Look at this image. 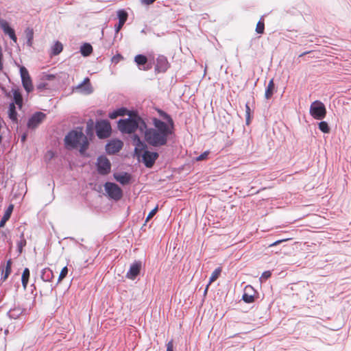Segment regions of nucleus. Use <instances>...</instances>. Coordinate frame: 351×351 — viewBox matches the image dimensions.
Listing matches in <instances>:
<instances>
[{"label":"nucleus","mask_w":351,"mask_h":351,"mask_svg":"<svg viewBox=\"0 0 351 351\" xmlns=\"http://www.w3.org/2000/svg\"><path fill=\"white\" fill-rule=\"evenodd\" d=\"M153 128L144 131L146 142L154 147H161L167 144L169 136L173 132V128L167 125L165 122L157 119H152Z\"/></svg>","instance_id":"obj_1"},{"label":"nucleus","mask_w":351,"mask_h":351,"mask_svg":"<svg viewBox=\"0 0 351 351\" xmlns=\"http://www.w3.org/2000/svg\"><path fill=\"white\" fill-rule=\"evenodd\" d=\"M64 144L66 149H71L80 147V152L82 154L88 148V141L87 137L83 134L82 130H77L69 132L64 138Z\"/></svg>","instance_id":"obj_2"},{"label":"nucleus","mask_w":351,"mask_h":351,"mask_svg":"<svg viewBox=\"0 0 351 351\" xmlns=\"http://www.w3.org/2000/svg\"><path fill=\"white\" fill-rule=\"evenodd\" d=\"M146 128L147 125L145 121L137 116H130L118 121V128L122 133L132 134L137 130L141 133H143Z\"/></svg>","instance_id":"obj_3"},{"label":"nucleus","mask_w":351,"mask_h":351,"mask_svg":"<svg viewBox=\"0 0 351 351\" xmlns=\"http://www.w3.org/2000/svg\"><path fill=\"white\" fill-rule=\"evenodd\" d=\"M309 112L315 119L322 120L326 115V109L322 101L316 100L311 104Z\"/></svg>","instance_id":"obj_4"},{"label":"nucleus","mask_w":351,"mask_h":351,"mask_svg":"<svg viewBox=\"0 0 351 351\" xmlns=\"http://www.w3.org/2000/svg\"><path fill=\"white\" fill-rule=\"evenodd\" d=\"M104 189L108 196L112 199L118 201L123 197L121 189L115 183L110 182H106Z\"/></svg>","instance_id":"obj_5"},{"label":"nucleus","mask_w":351,"mask_h":351,"mask_svg":"<svg viewBox=\"0 0 351 351\" xmlns=\"http://www.w3.org/2000/svg\"><path fill=\"white\" fill-rule=\"evenodd\" d=\"M96 133L99 138H106L111 133V126L108 121L101 120L97 121L95 125Z\"/></svg>","instance_id":"obj_6"},{"label":"nucleus","mask_w":351,"mask_h":351,"mask_svg":"<svg viewBox=\"0 0 351 351\" xmlns=\"http://www.w3.org/2000/svg\"><path fill=\"white\" fill-rule=\"evenodd\" d=\"M20 74L21 77L23 86L27 93H30L33 90V85L28 71L24 66L21 67Z\"/></svg>","instance_id":"obj_7"},{"label":"nucleus","mask_w":351,"mask_h":351,"mask_svg":"<svg viewBox=\"0 0 351 351\" xmlns=\"http://www.w3.org/2000/svg\"><path fill=\"white\" fill-rule=\"evenodd\" d=\"M97 166L98 172L102 175L108 174L111 168L109 160L106 156H101L97 158Z\"/></svg>","instance_id":"obj_8"},{"label":"nucleus","mask_w":351,"mask_h":351,"mask_svg":"<svg viewBox=\"0 0 351 351\" xmlns=\"http://www.w3.org/2000/svg\"><path fill=\"white\" fill-rule=\"evenodd\" d=\"M158 157V154L157 152H149L148 150L144 152V153L141 156L145 165L148 168L153 166Z\"/></svg>","instance_id":"obj_9"},{"label":"nucleus","mask_w":351,"mask_h":351,"mask_svg":"<svg viewBox=\"0 0 351 351\" xmlns=\"http://www.w3.org/2000/svg\"><path fill=\"white\" fill-rule=\"evenodd\" d=\"M74 90L83 94L89 95L93 92V88L90 83L88 77H86L82 83L76 86Z\"/></svg>","instance_id":"obj_10"},{"label":"nucleus","mask_w":351,"mask_h":351,"mask_svg":"<svg viewBox=\"0 0 351 351\" xmlns=\"http://www.w3.org/2000/svg\"><path fill=\"white\" fill-rule=\"evenodd\" d=\"M45 114L38 112L34 114L28 120L27 127L30 129L36 128L39 124H40L45 119Z\"/></svg>","instance_id":"obj_11"},{"label":"nucleus","mask_w":351,"mask_h":351,"mask_svg":"<svg viewBox=\"0 0 351 351\" xmlns=\"http://www.w3.org/2000/svg\"><path fill=\"white\" fill-rule=\"evenodd\" d=\"M133 145H134V154L138 158L146 152V145L143 143L137 135L133 136Z\"/></svg>","instance_id":"obj_12"},{"label":"nucleus","mask_w":351,"mask_h":351,"mask_svg":"<svg viewBox=\"0 0 351 351\" xmlns=\"http://www.w3.org/2000/svg\"><path fill=\"white\" fill-rule=\"evenodd\" d=\"M123 145L121 140L113 139L110 141L106 145V150L109 154H114L119 152Z\"/></svg>","instance_id":"obj_13"},{"label":"nucleus","mask_w":351,"mask_h":351,"mask_svg":"<svg viewBox=\"0 0 351 351\" xmlns=\"http://www.w3.org/2000/svg\"><path fill=\"white\" fill-rule=\"evenodd\" d=\"M141 269V263L140 261H135L133 263L126 274V277L130 280H134L135 278L139 274Z\"/></svg>","instance_id":"obj_14"},{"label":"nucleus","mask_w":351,"mask_h":351,"mask_svg":"<svg viewBox=\"0 0 351 351\" xmlns=\"http://www.w3.org/2000/svg\"><path fill=\"white\" fill-rule=\"evenodd\" d=\"M169 67L167 58L164 56H159L156 59V71L158 72H165Z\"/></svg>","instance_id":"obj_15"},{"label":"nucleus","mask_w":351,"mask_h":351,"mask_svg":"<svg viewBox=\"0 0 351 351\" xmlns=\"http://www.w3.org/2000/svg\"><path fill=\"white\" fill-rule=\"evenodd\" d=\"M0 27L3 29L5 34H8L9 37L14 42L16 43L17 38L15 35L14 30L10 27L8 23L5 21H0Z\"/></svg>","instance_id":"obj_16"},{"label":"nucleus","mask_w":351,"mask_h":351,"mask_svg":"<svg viewBox=\"0 0 351 351\" xmlns=\"http://www.w3.org/2000/svg\"><path fill=\"white\" fill-rule=\"evenodd\" d=\"M114 178L120 184L125 185L130 183L131 176L128 173H114Z\"/></svg>","instance_id":"obj_17"},{"label":"nucleus","mask_w":351,"mask_h":351,"mask_svg":"<svg viewBox=\"0 0 351 351\" xmlns=\"http://www.w3.org/2000/svg\"><path fill=\"white\" fill-rule=\"evenodd\" d=\"M134 62L136 63L140 69L147 71L151 68L149 66H145L147 62V58L144 55L138 54L134 58Z\"/></svg>","instance_id":"obj_18"},{"label":"nucleus","mask_w":351,"mask_h":351,"mask_svg":"<svg viewBox=\"0 0 351 351\" xmlns=\"http://www.w3.org/2000/svg\"><path fill=\"white\" fill-rule=\"evenodd\" d=\"M14 206L10 204L4 213V215L0 221V228L4 227L5 223L10 218L11 214L13 211Z\"/></svg>","instance_id":"obj_19"},{"label":"nucleus","mask_w":351,"mask_h":351,"mask_svg":"<svg viewBox=\"0 0 351 351\" xmlns=\"http://www.w3.org/2000/svg\"><path fill=\"white\" fill-rule=\"evenodd\" d=\"M23 309L20 306H14L11 308L7 313L10 319H17L23 313Z\"/></svg>","instance_id":"obj_20"},{"label":"nucleus","mask_w":351,"mask_h":351,"mask_svg":"<svg viewBox=\"0 0 351 351\" xmlns=\"http://www.w3.org/2000/svg\"><path fill=\"white\" fill-rule=\"evenodd\" d=\"M13 93V100L12 103H14V105H17L19 108L21 109L23 106V97L19 90H12Z\"/></svg>","instance_id":"obj_21"},{"label":"nucleus","mask_w":351,"mask_h":351,"mask_svg":"<svg viewBox=\"0 0 351 351\" xmlns=\"http://www.w3.org/2000/svg\"><path fill=\"white\" fill-rule=\"evenodd\" d=\"M53 278V271L48 267L41 271V278L45 282H51Z\"/></svg>","instance_id":"obj_22"},{"label":"nucleus","mask_w":351,"mask_h":351,"mask_svg":"<svg viewBox=\"0 0 351 351\" xmlns=\"http://www.w3.org/2000/svg\"><path fill=\"white\" fill-rule=\"evenodd\" d=\"M17 112L16 111V107L14 103H10L9 105L8 109V117L12 120V121L17 123Z\"/></svg>","instance_id":"obj_23"},{"label":"nucleus","mask_w":351,"mask_h":351,"mask_svg":"<svg viewBox=\"0 0 351 351\" xmlns=\"http://www.w3.org/2000/svg\"><path fill=\"white\" fill-rule=\"evenodd\" d=\"M274 88H275V86H274V79H271L269 82L268 85L265 89V97L267 99H269L272 97V95L274 93Z\"/></svg>","instance_id":"obj_24"},{"label":"nucleus","mask_w":351,"mask_h":351,"mask_svg":"<svg viewBox=\"0 0 351 351\" xmlns=\"http://www.w3.org/2000/svg\"><path fill=\"white\" fill-rule=\"evenodd\" d=\"M221 272V268H220V267H218V268L215 269L213 271V273H212V274H211V276H210V279H209V282H208V284L207 285V286H206V289H205L204 293H206L207 292V291H208V288L209 285H210L212 282H213L214 281H215V280L219 278V275H220Z\"/></svg>","instance_id":"obj_25"},{"label":"nucleus","mask_w":351,"mask_h":351,"mask_svg":"<svg viewBox=\"0 0 351 351\" xmlns=\"http://www.w3.org/2000/svg\"><path fill=\"white\" fill-rule=\"evenodd\" d=\"M93 51V47L89 43H84L80 47V52L82 56H88Z\"/></svg>","instance_id":"obj_26"},{"label":"nucleus","mask_w":351,"mask_h":351,"mask_svg":"<svg viewBox=\"0 0 351 351\" xmlns=\"http://www.w3.org/2000/svg\"><path fill=\"white\" fill-rule=\"evenodd\" d=\"M158 113L160 115V117H162L166 121L165 123L167 125L171 126L174 128V123H173L172 118L170 117V115H169L167 113H166L165 112L160 110H158Z\"/></svg>","instance_id":"obj_27"},{"label":"nucleus","mask_w":351,"mask_h":351,"mask_svg":"<svg viewBox=\"0 0 351 351\" xmlns=\"http://www.w3.org/2000/svg\"><path fill=\"white\" fill-rule=\"evenodd\" d=\"M29 275H30V273H29V269L25 268L23 270L22 277H21V282H22V285H23L24 289H26V288H27L28 281H29Z\"/></svg>","instance_id":"obj_28"},{"label":"nucleus","mask_w":351,"mask_h":351,"mask_svg":"<svg viewBox=\"0 0 351 351\" xmlns=\"http://www.w3.org/2000/svg\"><path fill=\"white\" fill-rule=\"evenodd\" d=\"M25 34L27 38V45L30 47L32 45V40L34 38V30L32 28L27 27L25 30Z\"/></svg>","instance_id":"obj_29"},{"label":"nucleus","mask_w":351,"mask_h":351,"mask_svg":"<svg viewBox=\"0 0 351 351\" xmlns=\"http://www.w3.org/2000/svg\"><path fill=\"white\" fill-rule=\"evenodd\" d=\"M63 46L61 43L56 41L51 47V53L54 56L58 55L62 52Z\"/></svg>","instance_id":"obj_30"},{"label":"nucleus","mask_w":351,"mask_h":351,"mask_svg":"<svg viewBox=\"0 0 351 351\" xmlns=\"http://www.w3.org/2000/svg\"><path fill=\"white\" fill-rule=\"evenodd\" d=\"M117 16L121 25H124L128 19V13L125 10H120L117 12Z\"/></svg>","instance_id":"obj_31"},{"label":"nucleus","mask_w":351,"mask_h":351,"mask_svg":"<svg viewBox=\"0 0 351 351\" xmlns=\"http://www.w3.org/2000/svg\"><path fill=\"white\" fill-rule=\"evenodd\" d=\"M319 129L324 133H329L330 128L326 121L319 123Z\"/></svg>","instance_id":"obj_32"},{"label":"nucleus","mask_w":351,"mask_h":351,"mask_svg":"<svg viewBox=\"0 0 351 351\" xmlns=\"http://www.w3.org/2000/svg\"><path fill=\"white\" fill-rule=\"evenodd\" d=\"M50 84L41 80V81L37 84V89L38 90H44V89H49L50 88Z\"/></svg>","instance_id":"obj_33"},{"label":"nucleus","mask_w":351,"mask_h":351,"mask_svg":"<svg viewBox=\"0 0 351 351\" xmlns=\"http://www.w3.org/2000/svg\"><path fill=\"white\" fill-rule=\"evenodd\" d=\"M265 29V24L263 21H259L256 24V32L258 34H263Z\"/></svg>","instance_id":"obj_34"},{"label":"nucleus","mask_w":351,"mask_h":351,"mask_svg":"<svg viewBox=\"0 0 351 351\" xmlns=\"http://www.w3.org/2000/svg\"><path fill=\"white\" fill-rule=\"evenodd\" d=\"M68 274V269H67V267H64L61 271H60V274L59 275V277H58V282H60L61 280H62Z\"/></svg>","instance_id":"obj_35"},{"label":"nucleus","mask_w":351,"mask_h":351,"mask_svg":"<svg viewBox=\"0 0 351 351\" xmlns=\"http://www.w3.org/2000/svg\"><path fill=\"white\" fill-rule=\"evenodd\" d=\"M56 75L53 74H44L42 77V80L45 81L47 82L53 81L56 80Z\"/></svg>","instance_id":"obj_36"},{"label":"nucleus","mask_w":351,"mask_h":351,"mask_svg":"<svg viewBox=\"0 0 351 351\" xmlns=\"http://www.w3.org/2000/svg\"><path fill=\"white\" fill-rule=\"evenodd\" d=\"M242 298L247 303H251L254 301V296L246 293L243 295Z\"/></svg>","instance_id":"obj_37"},{"label":"nucleus","mask_w":351,"mask_h":351,"mask_svg":"<svg viewBox=\"0 0 351 351\" xmlns=\"http://www.w3.org/2000/svg\"><path fill=\"white\" fill-rule=\"evenodd\" d=\"M26 245V241L23 238L17 243V247L19 253L22 252L23 247Z\"/></svg>","instance_id":"obj_38"},{"label":"nucleus","mask_w":351,"mask_h":351,"mask_svg":"<svg viewBox=\"0 0 351 351\" xmlns=\"http://www.w3.org/2000/svg\"><path fill=\"white\" fill-rule=\"evenodd\" d=\"M245 116H246V123L249 124L250 119V108L247 104L245 105Z\"/></svg>","instance_id":"obj_39"},{"label":"nucleus","mask_w":351,"mask_h":351,"mask_svg":"<svg viewBox=\"0 0 351 351\" xmlns=\"http://www.w3.org/2000/svg\"><path fill=\"white\" fill-rule=\"evenodd\" d=\"M157 210H158V206H156L153 210H152L149 212V213L148 214V215L147 216L146 221H148L150 219H152L155 215Z\"/></svg>","instance_id":"obj_40"},{"label":"nucleus","mask_w":351,"mask_h":351,"mask_svg":"<svg viewBox=\"0 0 351 351\" xmlns=\"http://www.w3.org/2000/svg\"><path fill=\"white\" fill-rule=\"evenodd\" d=\"M119 116H124L128 113V110L125 108H121L117 110Z\"/></svg>","instance_id":"obj_41"},{"label":"nucleus","mask_w":351,"mask_h":351,"mask_svg":"<svg viewBox=\"0 0 351 351\" xmlns=\"http://www.w3.org/2000/svg\"><path fill=\"white\" fill-rule=\"evenodd\" d=\"M54 156V154L52 151H48L45 156V160H51Z\"/></svg>","instance_id":"obj_42"},{"label":"nucleus","mask_w":351,"mask_h":351,"mask_svg":"<svg viewBox=\"0 0 351 351\" xmlns=\"http://www.w3.org/2000/svg\"><path fill=\"white\" fill-rule=\"evenodd\" d=\"M208 152H204L197 158V160L199 161L205 159L208 155Z\"/></svg>","instance_id":"obj_43"},{"label":"nucleus","mask_w":351,"mask_h":351,"mask_svg":"<svg viewBox=\"0 0 351 351\" xmlns=\"http://www.w3.org/2000/svg\"><path fill=\"white\" fill-rule=\"evenodd\" d=\"M271 271H265L263 273L262 276H261V278H264V279H267L269 278L270 276H271Z\"/></svg>","instance_id":"obj_44"},{"label":"nucleus","mask_w":351,"mask_h":351,"mask_svg":"<svg viewBox=\"0 0 351 351\" xmlns=\"http://www.w3.org/2000/svg\"><path fill=\"white\" fill-rule=\"evenodd\" d=\"M167 351H173V341H170L168 342V343L167 345Z\"/></svg>","instance_id":"obj_45"},{"label":"nucleus","mask_w":351,"mask_h":351,"mask_svg":"<svg viewBox=\"0 0 351 351\" xmlns=\"http://www.w3.org/2000/svg\"><path fill=\"white\" fill-rule=\"evenodd\" d=\"M117 117H119V114L117 110L109 114V117L112 119H116Z\"/></svg>","instance_id":"obj_46"},{"label":"nucleus","mask_w":351,"mask_h":351,"mask_svg":"<svg viewBox=\"0 0 351 351\" xmlns=\"http://www.w3.org/2000/svg\"><path fill=\"white\" fill-rule=\"evenodd\" d=\"M288 239H281V240H278L275 242H274L273 243L270 244L269 245V247H273V246H275V245H277L280 243H281L282 242L285 241H287Z\"/></svg>","instance_id":"obj_47"},{"label":"nucleus","mask_w":351,"mask_h":351,"mask_svg":"<svg viewBox=\"0 0 351 351\" xmlns=\"http://www.w3.org/2000/svg\"><path fill=\"white\" fill-rule=\"evenodd\" d=\"M120 58H121V56L120 55H119L117 56H114L112 58V61L117 62Z\"/></svg>","instance_id":"obj_48"},{"label":"nucleus","mask_w":351,"mask_h":351,"mask_svg":"<svg viewBox=\"0 0 351 351\" xmlns=\"http://www.w3.org/2000/svg\"><path fill=\"white\" fill-rule=\"evenodd\" d=\"M10 271H11V269H9V268L5 269V274L4 278H6L8 277V276L10 274Z\"/></svg>","instance_id":"obj_49"},{"label":"nucleus","mask_w":351,"mask_h":351,"mask_svg":"<svg viewBox=\"0 0 351 351\" xmlns=\"http://www.w3.org/2000/svg\"><path fill=\"white\" fill-rule=\"evenodd\" d=\"M123 25H121L120 21H119V24L116 27V31L119 32L120 29L123 27Z\"/></svg>","instance_id":"obj_50"},{"label":"nucleus","mask_w":351,"mask_h":351,"mask_svg":"<svg viewBox=\"0 0 351 351\" xmlns=\"http://www.w3.org/2000/svg\"><path fill=\"white\" fill-rule=\"evenodd\" d=\"M27 135L26 134H23L21 136V141L22 143H24L26 140Z\"/></svg>","instance_id":"obj_51"},{"label":"nucleus","mask_w":351,"mask_h":351,"mask_svg":"<svg viewBox=\"0 0 351 351\" xmlns=\"http://www.w3.org/2000/svg\"><path fill=\"white\" fill-rule=\"evenodd\" d=\"M92 125H93V122H91L90 123H88L87 124V130H91L92 129Z\"/></svg>","instance_id":"obj_52"},{"label":"nucleus","mask_w":351,"mask_h":351,"mask_svg":"<svg viewBox=\"0 0 351 351\" xmlns=\"http://www.w3.org/2000/svg\"><path fill=\"white\" fill-rule=\"evenodd\" d=\"M6 268L11 269V261H8L7 263Z\"/></svg>","instance_id":"obj_53"},{"label":"nucleus","mask_w":351,"mask_h":351,"mask_svg":"<svg viewBox=\"0 0 351 351\" xmlns=\"http://www.w3.org/2000/svg\"><path fill=\"white\" fill-rule=\"evenodd\" d=\"M1 140H2V137H1V136H0V143L1 142Z\"/></svg>","instance_id":"obj_54"}]
</instances>
